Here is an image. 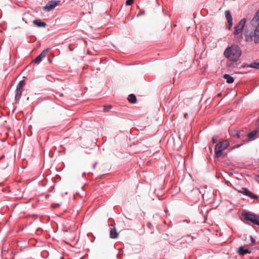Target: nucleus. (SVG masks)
<instances>
[{
	"label": "nucleus",
	"mask_w": 259,
	"mask_h": 259,
	"mask_svg": "<svg viewBox=\"0 0 259 259\" xmlns=\"http://www.w3.org/2000/svg\"><path fill=\"white\" fill-rule=\"evenodd\" d=\"M241 54V50L238 46L232 45L227 47L224 52V56L229 60V62L227 63V67L229 69L239 68L237 61Z\"/></svg>",
	"instance_id": "nucleus-1"
},
{
	"label": "nucleus",
	"mask_w": 259,
	"mask_h": 259,
	"mask_svg": "<svg viewBox=\"0 0 259 259\" xmlns=\"http://www.w3.org/2000/svg\"><path fill=\"white\" fill-rule=\"evenodd\" d=\"M250 24L254 28L253 32L251 33L250 37H246V41H250L254 38L255 43H259V9L250 21Z\"/></svg>",
	"instance_id": "nucleus-2"
},
{
	"label": "nucleus",
	"mask_w": 259,
	"mask_h": 259,
	"mask_svg": "<svg viewBox=\"0 0 259 259\" xmlns=\"http://www.w3.org/2000/svg\"><path fill=\"white\" fill-rule=\"evenodd\" d=\"M230 143L227 140H224L218 142L214 147L215 156L219 158L223 154V151L227 149L229 146Z\"/></svg>",
	"instance_id": "nucleus-3"
},
{
	"label": "nucleus",
	"mask_w": 259,
	"mask_h": 259,
	"mask_svg": "<svg viewBox=\"0 0 259 259\" xmlns=\"http://www.w3.org/2000/svg\"><path fill=\"white\" fill-rule=\"evenodd\" d=\"M242 216L245 220L249 221L254 225L259 226V216L247 211L242 212Z\"/></svg>",
	"instance_id": "nucleus-4"
},
{
	"label": "nucleus",
	"mask_w": 259,
	"mask_h": 259,
	"mask_svg": "<svg viewBox=\"0 0 259 259\" xmlns=\"http://www.w3.org/2000/svg\"><path fill=\"white\" fill-rule=\"evenodd\" d=\"M25 84V81L24 80L20 81L18 83L15 91L16 95L15 97V100L16 102H18L20 99L23 91L22 88Z\"/></svg>",
	"instance_id": "nucleus-5"
},
{
	"label": "nucleus",
	"mask_w": 259,
	"mask_h": 259,
	"mask_svg": "<svg viewBox=\"0 0 259 259\" xmlns=\"http://www.w3.org/2000/svg\"><path fill=\"white\" fill-rule=\"evenodd\" d=\"M246 22V19H242L239 22L238 24L234 27L233 34L236 35L241 33L242 31L243 28L244 27Z\"/></svg>",
	"instance_id": "nucleus-6"
},
{
	"label": "nucleus",
	"mask_w": 259,
	"mask_h": 259,
	"mask_svg": "<svg viewBox=\"0 0 259 259\" xmlns=\"http://www.w3.org/2000/svg\"><path fill=\"white\" fill-rule=\"evenodd\" d=\"M60 3V1L59 0H52L49 1L46 5L43 7V10L47 12H50L53 10L56 6H58Z\"/></svg>",
	"instance_id": "nucleus-7"
},
{
	"label": "nucleus",
	"mask_w": 259,
	"mask_h": 259,
	"mask_svg": "<svg viewBox=\"0 0 259 259\" xmlns=\"http://www.w3.org/2000/svg\"><path fill=\"white\" fill-rule=\"evenodd\" d=\"M49 50V48H47L41 52V53L33 60L34 63L39 64L41 61L42 59L46 56Z\"/></svg>",
	"instance_id": "nucleus-8"
},
{
	"label": "nucleus",
	"mask_w": 259,
	"mask_h": 259,
	"mask_svg": "<svg viewBox=\"0 0 259 259\" xmlns=\"http://www.w3.org/2000/svg\"><path fill=\"white\" fill-rule=\"evenodd\" d=\"M225 16L228 23V29L230 30L233 25V18L230 11L228 10L225 11Z\"/></svg>",
	"instance_id": "nucleus-9"
},
{
	"label": "nucleus",
	"mask_w": 259,
	"mask_h": 259,
	"mask_svg": "<svg viewBox=\"0 0 259 259\" xmlns=\"http://www.w3.org/2000/svg\"><path fill=\"white\" fill-rule=\"evenodd\" d=\"M244 195L247 196L253 199H256L257 196L251 192L248 189L244 188H242V190L241 192Z\"/></svg>",
	"instance_id": "nucleus-10"
},
{
	"label": "nucleus",
	"mask_w": 259,
	"mask_h": 259,
	"mask_svg": "<svg viewBox=\"0 0 259 259\" xmlns=\"http://www.w3.org/2000/svg\"><path fill=\"white\" fill-rule=\"evenodd\" d=\"M246 67L255 68V69H259V62H253L249 65H248L246 63H244L243 65H241L239 67V69L244 68Z\"/></svg>",
	"instance_id": "nucleus-11"
},
{
	"label": "nucleus",
	"mask_w": 259,
	"mask_h": 259,
	"mask_svg": "<svg viewBox=\"0 0 259 259\" xmlns=\"http://www.w3.org/2000/svg\"><path fill=\"white\" fill-rule=\"evenodd\" d=\"M118 236V233H117L115 227L111 229L110 231V237L112 239H116Z\"/></svg>",
	"instance_id": "nucleus-12"
},
{
	"label": "nucleus",
	"mask_w": 259,
	"mask_h": 259,
	"mask_svg": "<svg viewBox=\"0 0 259 259\" xmlns=\"http://www.w3.org/2000/svg\"><path fill=\"white\" fill-rule=\"evenodd\" d=\"M33 23L36 26L38 27H45L46 26V23L44 22L41 21L40 20L35 19L33 21Z\"/></svg>",
	"instance_id": "nucleus-13"
},
{
	"label": "nucleus",
	"mask_w": 259,
	"mask_h": 259,
	"mask_svg": "<svg viewBox=\"0 0 259 259\" xmlns=\"http://www.w3.org/2000/svg\"><path fill=\"white\" fill-rule=\"evenodd\" d=\"M223 78L226 79V82L228 83H232L234 82V79L229 74H225L223 75Z\"/></svg>",
	"instance_id": "nucleus-14"
},
{
	"label": "nucleus",
	"mask_w": 259,
	"mask_h": 259,
	"mask_svg": "<svg viewBox=\"0 0 259 259\" xmlns=\"http://www.w3.org/2000/svg\"><path fill=\"white\" fill-rule=\"evenodd\" d=\"M238 252L239 254L241 255H244L247 253H249L250 252L249 251V250L248 249H244L243 248V247L240 246L238 249Z\"/></svg>",
	"instance_id": "nucleus-15"
},
{
	"label": "nucleus",
	"mask_w": 259,
	"mask_h": 259,
	"mask_svg": "<svg viewBox=\"0 0 259 259\" xmlns=\"http://www.w3.org/2000/svg\"><path fill=\"white\" fill-rule=\"evenodd\" d=\"M128 101L131 103H136L137 102V98L134 94H131L128 95L127 98Z\"/></svg>",
	"instance_id": "nucleus-16"
},
{
	"label": "nucleus",
	"mask_w": 259,
	"mask_h": 259,
	"mask_svg": "<svg viewBox=\"0 0 259 259\" xmlns=\"http://www.w3.org/2000/svg\"><path fill=\"white\" fill-rule=\"evenodd\" d=\"M257 134V130H253L252 132H250L247 135V137L248 139H253Z\"/></svg>",
	"instance_id": "nucleus-17"
},
{
	"label": "nucleus",
	"mask_w": 259,
	"mask_h": 259,
	"mask_svg": "<svg viewBox=\"0 0 259 259\" xmlns=\"http://www.w3.org/2000/svg\"><path fill=\"white\" fill-rule=\"evenodd\" d=\"M111 107H112L110 105L105 106L104 107L103 111L104 112H108V111H109L111 109Z\"/></svg>",
	"instance_id": "nucleus-18"
},
{
	"label": "nucleus",
	"mask_w": 259,
	"mask_h": 259,
	"mask_svg": "<svg viewBox=\"0 0 259 259\" xmlns=\"http://www.w3.org/2000/svg\"><path fill=\"white\" fill-rule=\"evenodd\" d=\"M212 144H215V143H217L218 136H213L212 138Z\"/></svg>",
	"instance_id": "nucleus-19"
},
{
	"label": "nucleus",
	"mask_w": 259,
	"mask_h": 259,
	"mask_svg": "<svg viewBox=\"0 0 259 259\" xmlns=\"http://www.w3.org/2000/svg\"><path fill=\"white\" fill-rule=\"evenodd\" d=\"M134 2V0H126V5H131Z\"/></svg>",
	"instance_id": "nucleus-20"
},
{
	"label": "nucleus",
	"mask_w": 259,
	"mask_h": 259,
	"mask_svg": "<svg viewBox=\"0 0 259 259\" xmlns=\"http://www.w3.org/2000/svg\"><path fill=\"white\" fill-rule=\"evenodd\" d=\"M250 240H251V242L253 244H254V243L255 242V240L252 236H250Z\"/></svg>",
	"instance_id": "nucleus-21"
},
{
	"label": "nucleus",
	"mask_w": 259,
	"mask_h": 259,
	"mask_svg": "<svg viewBox=\"0 0 259 259\" xmlns=\"http://www.w3.org/2000/svg\"><path fill=\"white\" fill-rule=\"evenodd\" d=\"M97 164V162H95V163L93 165V168L94 169H95V168H96V166Z\"/></svg>",
	"instance_id": "nucleus-22"
},
{
	"label": "nucleus",
	"mask_w": 259,
	"mask_h": 259,
	"mask_svg": "<svg viewBox=\"0 0 259 259\" xmlns=\"http://www.w3.org/2000/svg\"><path fill=\"white\" fill-rule=\"evenodd\" d=\"M188 114L187 113H185L184 114V117L186 118V116H187Z\"/></svg>",
	"instance_id": "nucleus-23"
},
{
	"label": "nucleus",
	"mask_w": 259,
	"mask_h": 259,
	"mask_svg": "<svg viewBox=\"0 0 259 259\" xmlns=\"http://www.w3.org/2000/svg\"><path fill=\"white\" fill-rule=\"evenodd\" d=\"M239 134H240V132H238V133L237 134V135L238 137H239Z\"/></svg>",
	"instance_id": "nucleus-24"
},
{
	"label": "nucleus",
	"mask_w": 259,
	"mask_h": 259,
	"mask_svg": "<svg viewBox=\"0 0 259 259\" xmlns=\"http://www.w3.org/2000/svg\"><path fill=\"white\" fill-rule=\"evenodd\" d=\"M221 93H220V94H219L218 95V96L220 97V96H221Z\"/></svg>",
	"instance_id": "nucleus-25"
},
{
	"label": "nucleus",
	"mask_w": 259,
	"mask_h": 259,
	"mask_svg": "<svg viewBox=\"0 0 259 259\" xmlns=\"http://www.w3.org/2000/svg\"><path fill=\"white\" fill-rule=\"evenodd\" d=\"M5 157V156H4V155H3V156H2V158H3V157Z\"/></svg>",
	"instance_id": "nucleus-26"
},
{
	"label": "nucleus",
	"mask_w": 259,
	"mask_h": 259,
	"mask_svg": "<svg viewBox=\"0 0 259 259\" xmlns=\"http://www.w3.org/2000/svg\"><path fill=\"white\" fill-rule=\"evenodd\" d=\"M258 178H259V175L257 176Z\"/></svg>",
	"instance_id": "nucleus-27"
}]
</instances>
